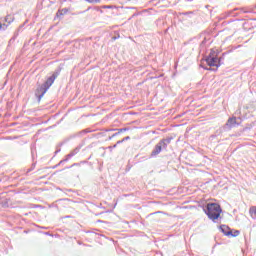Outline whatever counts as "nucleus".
Instances as JSON below:
<instances>
[{
    "instance_id": "obj_1",
    "label": "nucleus",
    "mask_w": 256,
    "mask_h": 256,
    "mask_svg": "<svg viewBox=\"0 0 256 256\" xmlns=\"http://www.w3.org/2000/svg\"><path fill=\"white\" fill-rule=\"evenodd\" d=\"M221 206L217 203H210L207 204V212L206 215H208L209 219H212V221H215L221 217Z\"/></svg>"
},
{
    "instance_id": "obj_2",
    "label": "nucleus",
    "mask_w": 256,
    "mask_h": 256,
    "mask_svg": "<svg viewBox=\"0 0 256 256\" xmlns=\"http://www.w3.org/2000/svg\"><path fill=\"white\" fill-rule=\"evenodd\" d=\"M55 79H57V74H53L51 77H49L45 83L42 85V87L37 89V93L43 97L45 93H47V90L55 83Z\"/></svg>"
},
{
    "instance_id": "obj_3",
    "label": "nucleus",
    "mask_w": 256,
    "mask_h": 256,
    "mask_svg": "<svg viewBox=\"0 0 256 256\" xmlns=\"http://www.w3.org/2000/svg\"><path fill=\"white\" fill-rule=\"evenodd\" d=\"M220 231L226 236V237H239V230H231L229 226L227 225H221Z\"/></svg>"
},
{
    "instance_id": "obj_4",
    "label": "nucleus",
    "mask_w": 256,
    "mask_h": 256,
    "mask_svg": "<svg viewBox=\"0 0 256 256\" xmlns=\"http://www.w3.org/2000/svg\"><path fill=\"white\" fill-rule=\"evenodd\" d=\"M167 143H171V140H161L156 146L155 149L152 151L151 156L155 157L161 153L162 149H167Z\"/></svg>"
},
{
    "instance_id": "obj_5",
    "label": "nucleus",
    "mask_w": 256,
    "mask_h": 256,
    "mask_svg": "<svg viewBox=\"0 0 256 256\" xmlns=\"http://www.w3.org/2000/svg\"><path fill=\"white\" fill-rule=\"evenodd\" d=\"M206 63L207 65H209V67H220L221 65V61L219 60V58L217 56H212L210 55L207 59H206Z\"/></svg>"
},
{
    "instance_id": "obj_6",
    "label": "nucleus",
    "mask_w": 256,
    "mask_h": 256,
    "mask_svg": "<svg viewBox=\"0 0 256 256\" xmlns=\"http://www.w3.org/2000/svg\"><path fill=\"white\" fill-rule=\"evenodd\" d=\"M67 13H69V9L67 8H63L61 10H58L56 13V17H63V15H67Z\"/></svg>"
},
{
    "instance_id": "obj_7",
    "label": "nucleus",
    "mask_w": 256,
    "mask_h": 256,
    "mask_svg": "<svg viewBox=\"0 0 256 256\" xmlns=\"http://www.w3.org/2000/svg\"><path fill=\"white\" fill-rule=\"evenodd\" d=\"M227 125L229 127H235V125H237V118L235 117L229 118L227 121Z\"/></svg>"
},
{
    "instance_id": "obj_8",
    "label": "nucleus",
    "mask_w": 256,
    "mask_h": 256,
    "mask_svg": "<svg viewBox=\"0 0 256 256\" xmlns=\"http://www.w3.org/2000/svg\"><path fill=\"white\" fill-rule=\"evenodd\" d=\"M129 139H131V137L127 136V137L123 138L122 140H119V141L117 142V145L123 143L124 141H129Z\"/></svg>"
},
{
    "instance_id": "obj_9",
    "label": "nucleus",
    "mask_w": 256,
    "mask_h": 256,
    "mask_svg": "<svg viewBox=\"0 0 256 256\" xmlns=\"http://www.w3.org/2000/svg\"><path fill=\"white\" fill-rule=\"evenodd\" d=\"M88 3H101V0H86Z\"/></svg>"
},
{
    "instance_id": "obj_10",
    "label": "nucleus",
    "mask_w": 256,
    "mask_h": 256,
    "mask_svg": "<svg viewBox=\"0 0 256 256\" xmlns=\"http://www.w3.org/2000/svg\"><path fill=\"white\" fill-rule=\"evenodd\" d=\"M125 131H127V128L118 129V133H125Z\"/></svg>"
},
{
    "instance_id": "obj_11",
    "label": "nucleus",
    "mask_w": 256,
    "mask_h": 256,
    "mask_svg": "<svg viewBox=\"0 0 256 256\" xmlns=\"http://www.w3.org/2000/svg\"><path fill=\"white\" fill-rule=\"evenodd\" d=\"M117 147V144H115L113 147H110V149H115Z\"/></svg>"
},
{
    "instance_id": "obj_12",
    "label": "nucleus",
    "mask_w": 256,
    "mask_h": 256,
    "mask_svg": "<svg viewBox=\"0 0 256 256\" xmlns=\"http://www.w3.org/2000/svg\"><path fill=\"white\" fill-rule=\"evenodd\" d=\"M3 27V24L0 23V29Z\"/></svg>"
}]
</instances>
